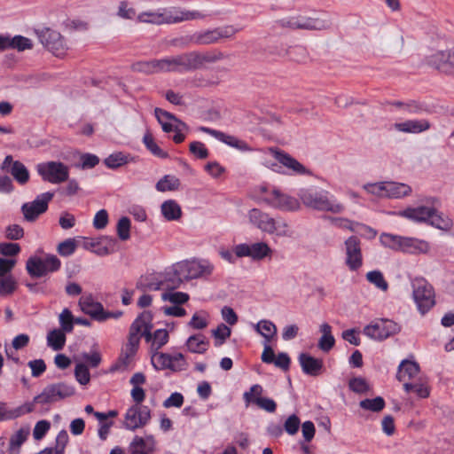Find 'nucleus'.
Masks as SVG:
<instances>
[{
  "label": "nucleus",
  "instance_id": "cd10ccee",
  "mask_svg": "<svg viewBox=\"0 0 454 454\" xmlns=\"http://www.w3.org/2000/svg\"><path fill=\"white\" fill-rule=\"evenodd\" d=\"M154 114L159 123L161 125L162 130L166 133H169L174 130L175 127L170 122V121L177 122L179 125L183 127V129H187V126L184 122H183L182 121L177 119L174 114L166 110L156 107L154 109Z\"/></svg>",
  "mask_w": 454,
  "mask_h": 454
},
{
  "label": "nucleus",
  "instance_id": "39448f33",
  "mask_svg": "<svg viewBox=\"0 0 454 454\" xmlns=\"http://www.w3.org/2000/svg\"><path fill=\"white\" fill-rule=\"evenodd\" d=\"M74 395V387L66 382L47 385L43 391L34 397V403L41 405L51 404Z\"/></svg>",
  "mask_w": 454,
  "mask_h": 454
},
{
  "label": "nucleus",
  "instance_id": "473e14b6",
  "mask_svg": "<svg viewBox=\"0 0 454 454\" xmlns=\"http://www.w3.org/2000/svg\"><path fill=\"white\" fill-rule=\"evenodd\" d=\"M320 332L322 336L318 340L317 347L323 352H329L335 344V339L332 334V326L324 323L320 325Z\"/></svg>",
  "mask_w": 454,
  "mask_h": 454
},
{
  "label": "nucleus",
  "instance_id": "6e6d98bb",
  "mask_svg": "<svg viewBox=\"0 0 454 454\" xmlns=\"http://www.w3.org/2000/svg\"><path fill=\"white\" fill-rule=\"evenodd\" d=\"M189 294L183 292H164L161 294L163 301H168L174 305H182L189 301Z\"/></svg>",
  "mask_w": 454,
  "mask_h": 454
},
{
  "label": "nucleus",
  "instance_id": "49530a36",
  "mask_svg": "<svg viewBox=\"0 0 454 454\" xmlns=\"http://www.w3.org/2000/svg\"><path fill=\"white\" fill-rule=\"evenodd\" d=\"M403 388L407 393L415 392L420 398H427L429 395V389L427 386L420 380L405 382L403 384Z\"/></svg>",
  "mask_w": 454,
  "mask_h": 454
},
{
  "label": "nucleus",
  "instance_id": "aec40b11",
  "mask_svg": "<svg viewBox=\"0 0 454 454\" xmlns=\"http://www.w3.org/2000/svg\"><path fill=\"white\" fill-rule=\"evenodd\" d=\"M200 130L208 135H211L217 140L228 145L231 147L236 148L241 152H247L252 150L247 142L240 140L234 136L225 134L224 132H222L220 130L213 129L207 127H200Z\"/></svg>",
  "mask_w": 454,
  "mask_h": 454
},
{
  "label": "nucleus",
  "instance_id": "2eb2a0df",
  "mask_svg": "<svg viewBox=\"0 0 454 454\" xmlns=\"http://www.w3.org/2000/svg\"><path fill=\"white\" fill-rule=\"evenodd\" d=\"M346 265L352 270H357L363 264L361 243L359 238L351 236L345 241Z\"/></svg>",
  "mask_w": 454,
  "mask_h": 454
},
{
  "label": "nucleus",
  "instance_id": "2f4dec72",
  "mask_svg": "<svg viewBox=\"0 0 454 454\" xmlns=\"http://www.w3.org/2000/svg\"><path fill=\"white\" fill-rule=\"evenodd\" d=\"M29 428L21 427L16 431L10 438L8 452L9 454H20V447L27 440Z\"/></svg>",
  "mask_w": 454,
  "mask_h": 454
},
{
  "label": "nucleus",
  "instance_id": "ea45409f",
  "mask_svg": "<svg viewBox=\"0 0 454 454\" xmlns=\"http://www.w3.org/2000/svg\"><path fill=\"white\" fill-rule=\"evenodd\" d=\"M8 171L21 185L26 184L29 180V171L27 167L20 160H15Z\"/></svg>",
  "mask_w": 454,
  "mask_h": 454
},
{
  "label": "nucleus",
  "instance_id": "79ce46f5",
  "mask_svg": "<svg viewBox=\"0 0 454 454\" xmlns=\"http://www.w3.org/2000/svg\"><path fill=\"white\" fill-rule=\"evenodd\" d=\"M255 331L260 333L265 340L264 342H270L277 334V326L270 320H260L254 325Z\"/></svg>",
  "mask_w": 454,
  "mask_h": 454
},
{
  "label": "nucleus",
  "instance_id": "3c124183",
  "mask_svg": "<svg viewBox=\"0 0 454 454\" xmlns=\"http://www.w3.org/2000/svg\"><path fill=\"white\" fill-rule=\"evenodd\" d=\"M172 355L156 352L152 356V364L156 370H164L171 367Z\"/></svg>",
  "mask_w": 454,
  "mask_h": 454
},
{
  "label": "nucleus",
  "instance_id": "13d9d810",
  "mask_svg": "<svg viewBox=\"0 0 454 454\" xmlns=\"http://www.w3.org/2000/svg\"><path fill=\"white\" fill-rule=\"evenodd\" d=\"M273 29L287 28L291 30L298 29V16H289L277 20L272 24Z\"/></svg>",
  "mask_w": 454,
  "mask_h": 454
},
{
  "label": "nucleus",
  "instance_id": "a211bd4d",
  "mask_svg": "<svg viewBox=\"0 0 454 454\" xmlns=\"http://www.w3.org/2000/svg\"><path fill=\"white\" fill-rule=\"evenodd\" d=\"M140 343V338L128 336V342L121 350L118 361L111 368L112 372L125 369L136 356Z\"/></svg>",
  "mask_w": 454,
  "mask_h": 454
},
{
  "label": "nucleus",
  "instance_id": "9d476101",
  "mask_svg": "<svg viewBox=\"0 0 454 454\" xmlns=\"http://www.w3.org/2000/svg\"><path fill=\"white\" fill-rule=\"evenodd\" d=\"M161 70L162 73L196 70L193 51L161 59Z\"/></svg>",
  "mask_w": 454,
  "mask_h": 454
},
{
  "label": "nucleus",
  "instance_id": "f03ea898",
  "mask_svg": "<svg viewBox=\"0 0 454 454\" xmlns=\"http://www.w3.org/2000/svg\"><path fill=\"white\" fill-rule=\"evenodd\" d=\"M380 240L386 247L401 250L408 254H427L430 249L429 243L426 240L394 235L387 232L380 235Z\"/></svg>",
  "mask_w": 454,
  "mask_h": 454
},
{
  "label": "nucleus",
  "instance_id": "052dcab7",
  "mask_svg": "<svg viewBox=\"0 0 454 454\" xmlns=\"http://www.w3.org/2000/svg\"><path fill=\"white\" fill-rule=\"evenodd\" d=\"M129 454H151L154 450H148L144 443L143 437L136 435L129 446Z\"/></svg>",
  "mask_w": 454,
  "mask_h": 454
},
{
  "label": "nucleus",
  "instance_id": "f257e3e1",
  "mask_svg": "<svg viewBox=\"0 0 454 454\" xmlns=\"http://www.w3.org/2000/svg\"><path fill=\"white\" fill-rule=\"evenodd\" d=\"M421 201L424 203L423 205L409 207L398 212H388V214L404 217L415 223H427L432 227L452 226V220L438 210L439 200L437 198L429 197Z\"/></svg>",
  "mask_w": 454,
  "mask_h": 454
},
{
  "label": "nucleus",
  "instance_id": "a19ab883",
  "mask_svg": "<svg viewBox=\"0 0 454 454\" xmlns=\"http://www.w3.org/2000/svg\"><path fill=\"white\" fill-rule=\"evenodd\" d=\"M223 53L221 51L206 52L204 54L199 51H193V58L196 70L203 67L204 63H215L223 59Z\"/></svg>",
  "mask_w": 454,
  "mask_h": 454
},
{
  "label": "nucleus",
  "instance_id": "4d7b16f0",
  "mask_svg": "<svg viewBox=\"0 0 454 454\" xmlns=\"http://www.w3.org/2000/svg\"><path fill=\"white\" fill-rule=\"evenodd\" d=\"M231 330L229 326L224 325L223 323L220 324L216 329L212 331L213 336L215 338V345L219 347L224 343L226 339L231 336Z\"/></svg>",
  "mask_w": 454,
  "mask_h": 454
},
{
  "label": "nucleus",
  "instance_id": "5701e85b",
  "mask_svg": "<svg viewBox=\"0 0 454 454\" xmlns=\"http://www.w3.org/2000/svg\"><path fill=\"white\" fill-rule=\"evenodd\" d=\"M184 44L208 45L219 42L216 28L200 31L183 38Z\"/></svg>",
  "mask_w": 454,
  "mask_h": 454
},
{
  "label": "nucleus",
  "instance_id": "a878e982",
  "mask_svg": "<svg viewBox=\"0 0 454 454\" xmlns=\"http://www.w3.org/2000/svg\"><path fill=\"white\" fill-rule=\"evenodd\" d=\"M430 122L426 119L408 120L403 122H396L394 124L395 129L403 133H421L429 129Z\"/></svg>",
  "mask_w": 454,
  "mask_h": 454
},
{
  "label": "nucleus",
  "instance_id": "bb28decb",
  "mask_svg": "<svg viewBox=\"0 0 454 454\" xmlns=\"http://www.w3.org/2000/svg\"><path fill=\"white\" fill-rule=\"evenodd\" d=\"M206 16V14L200 11L173 9L168 11V19L167 20V23L171 24L184 20H203Z\"/></svg>",
  "mask_w": 454,
  "mask_h": 454
},
{
  "label": "nucleus",
  "instance_id": "dca6fc26",
  "mask_svg": "<svg viewBox=\"0 0 454 454\" xmlns=\"http://www.w3.org/2000/svg\"><path fill=\"white\" fill-rule=\"evenodd\" d=\"M263 200L271 207L280 210L294 211L300 207V203L295 198L281 193L276 189L268 192Z\"/></svg>",
  "mask_w": 454,
  "mask_h": 454
},
{
  "label": "nucleus",
  "instance_id": "b1692460",
  "mask_svg": "<svg viewBox=\"0 0 454 454\" xmlns=\"http://www.w3.org/2000/svg\"><path fill=\"white\" fill-rule=\"evenodd\" d=\"M419 374V365L414 361L403 360L398 366L396 379L403 382H411Z\"/></svg>",
  "mask_w": 454,
  "mask_h": 454
},
{
  "label": "nucleus",
  "instance_id": "0e129e2a",
  "mask_svg": "<svg viewBox=\"0 0 454 454\" xmlns=\"http://www.w3.org/2000/svg\"><path fill=\"white\" fill-rule=\"evenodd\" d=\"M16 281L12 275L0 277V295H8L14 292Z\"/></svg>",
  "mask_w": 454,
  "mask_h": 454
},
{
  "label": "nucleus",
  "instance_id": "69168bd1",
  "mask_svg": "<svg viewBox=\"0 0 454 454\" xmlns=\"http://www.w3.org/2000/svg\"><path fill=\"white\" fill-rule=\"evenodd\" d=\"M263 392V388L259 384L253 385L248 391H246L243 394V400L247 407L250 403H254V400L256 397H262V394Z\"/></svg>",
  "mask_w": 454,
  "mask_h": 454
},
{
  "label": "nucleus",
  "instance_id": "de8ad7c7",
  "mask_svg": "<svg viewBox=\"0 0 454 454\" xmlns=\"http://www.w3.org/2000/svg\"><path fill=\"white\" fill-rule=\"evenodd\" d=\"M385 400L381 396H377L372 399H364L360 401L359 406L366 411L373 412H380L385 408Z\"/></svg>",
  "mask_w": 454,
  "mask_h": 454
},
{
  "label": "nucleus",
  "instance_id": "f3484780",
  "mask_svg": "<svg viewBox=\"0 0 454 454\" xmlns=\"http://www.w3.org/2000/svg\"><path fill=\"white\" fill-rule=\"evenodd\" d=\"M332 20L327 14L317 17L298 15V29L321 31L331 28Z\"/></svg>",
  "mask_w": 454,
  "mask_h": 454
},
{
  "label": "nucleus",
  "instance_id": "8fccbe9b",
  "mask_svg": "<svg viewBox=\"0 0 454 454\" xmlns=\"http://www.w3.org/2000/svg\"><path fill=\"white\" fill-rule=\"evenodd\" d=\"M61 331L65 333H71L74 329V317L71 310L67 308L64 309L59 317Z\"/></svg>",
  "mask_w": 454,
  "mask_h": 454
},
{
  "label": "nucleus",
  "instance_id": "58836bf2",
  "mask_svg": "<svg viewBox=\"0 0 454 454\" xmlns=\"http://www.w3.org/2000/svg\"><path fill=\"white\" fill-rule=\"evenodd\" d=\"M26 270L32 278H42L45 275V268H43V258L38 256H31L26 262Z\"/></svg>",
  "mask_w": 454,
  "mask_h": 454
},
{
  "label": "nucleus",
  "instance_id": "4be33fe9",
  "mask_svg": "<svg viewBox=\"0 0 454 454\" xmlns=\"http://www.w3.org/2000/svg\"><path fill=\"white\" fill-rule=\"evenodd\" d=\"M177 262L171 267L165 270L164 273L160 274L163 288L166 290H174L178 288L181 284L185 280L183 273H179Z\"/></svg>",
  "mask_w": 454,
  "mask_h": 454
},
{
  "label": "nucleus",
  "instance_id": "ddd939ff",
  "mask_svg": "<svg viewBox=\"0 0 454 454\" xmlns=\"http://www.w3.org/2000/svg\"><path fill=\"white\" fill-rule=\"evenodd\" d=\"M428 66L446 74H453L454 71V49L439 51L427 59Z\"/></svg>",
  "mask_w": 454,
  "mask_h": 454
},
{
  "label": "nucleus",
  "instance_id": "c85d7f7f",
  "mask_svg": "<svg viewBox=\"0 0 454 454\" xmlns=\"http://www.w3.org/2000/svg\"><path fill=\"white\" fill-rule=\"evenodd\" d=\"M153 321V314L149 310L143 311L131 324L129 327V337L140 338L141 333Z\"/></svg>",
  "mask_w": 454,
  "mask_h": 454
},
{
  "label": "nucleus",
  "instance_id": "c03bdc74",
  "mask_svg": "<svg viewBox=\"0 0 454 454\" xmlns=\"http://www.w3.org/2000/svg\"><path fill=\"white\" fill-rule=\"evenodd\" d=\"M180 186V181L175 176L166 175L160 178L155 185L159 192L176 191Z\"/></svg>",
  "mask_w": 454,
  "mask_h": 454
},
{
  "label": "nucleus",
  "instance_id": "20e7f679",
  "mask_svg": "<svg viewBox=\"0 0 454 454\" xmlns=\"http://www.w3.org/2000/svg\"><path fill=\"white\" fill-rule=\"evenodd\" d=\"M412 296L419 311L424 315L435 303L433 286L425 278H415L411 282Z\"/></svg>",
  "mask_w": 454,
  "mask_h": 454
},
{
  "label": "nucleus",
  "instance_id": "603ef678",
  "mask_svg": "<svg viewBox=\"0 0 454 454\" xmlns=\"http://www.w3.org/2000/svg\"><path fill=\"white\" fill-rule=\"evenodd\" d=\"M366 279L382 291H387L388 289V284L385 280L382 272L380 270L369 271L366 274Z\"/></svg>",
  "mask_w": 454,
  "mask_h": 454
},
{
  "label": "nucleus",
  "instance_id": "72a5a7b5",
  "mask_svg": "<svg viewBox=\"0 0 454 454\" xmlns=\"http://www.w3.org/2000/svg\"><path fill=\"white\" fill-rule=\"evenodd\" d=\"M252 255L250 257L255 261L260 262L265 259H271L273 254V250L270 247V246L262 241L255 242L250 244Z\"/></svg>",
  "mask_w": 454,
  "mask_h": 454
},
{
  "label": "nucleus",
  "instance_id": "c756f323",
  "mask_svg": "<svg viewBox=\"0 0 454 454\" xmlns=\"http://www.w3.org/2000/svg\"><path fill=\"white\" fill-rule=\"evenodd\" d=\"M386 198L388 199H402L411 195V187L404 183L398 182H386Z\"/></svg>",
  "mask_w": 454,
  "mask_h": 454
},
{
  "label": "nucleus",
  "instance_id": "6e6552de",
  "mask_svg": "<svg viewBox=\"0 0 454 454\" xmlns=\"http://www.w3.org/2000/svg\"><path fill=\"white\" fill-rule=\"evenodd\" d=\"M179 272L185 280L207 277L213 273L214 266L206 260H192L177 262Z\"/></svg>",
  "mask_w": 454,
  "mask_h": 454
},
{
  "label": "nucleus",
  "instance_id": "774afa93",
  "mask_svg": "<svg viewBox=\"0 0 454 454\" xmlns=\"http://www.w3.org/2000/svg\"><path fill=\"white\" fill-rule=\"evenodd\" d=\"M348 387L351 391L358 394L366 393L369 390V385L362 377H354L349 380Z\"/></svg>",
  "mask_w": 454,
  "mask_h": 454
},
{
  "label": "nucleus",
  "instance_id": "423d86ee",
  "mask_svg": "<svg viewBox=\"0 0 454 454\" xmlns=\"http://www.w3.org/2000/svg\"><path fill=\"white\" fill-rule=\"evenodd\" d=\"M38 174L43 180L51 184H60L68 179L69 169L60 161H47L36 166Z\"/></svg>",
  "mask_w": 454,
  "mask_h": 454
},
{
  "label": "nucleus",
  "instance_id": "864d4df0",
  "mask_svg": "<svg viewBox=\"0 0 454 454\" xmlns=\"http://www.w3.org/2000/svg\"><path fill=\"white\" fill-rule=\"evenodd\" d=\"M36 403H34V400H33L32 402L25 403L22 405H20L15 409H12V410L8 409V417H7L8 420L17 419L25 414L34 411L35 405Z\"/></svg>",
  "mask_w": 454,
  "mask_h": 454
},
{
  "label": "nucleus",
  "instance_id": "7ed1b4c3",
  "mask_svg": "<svg viewBox=\"0 0 454 454\" xmlns=\"http://www.w3.org/2000/svg\"><path fill=\"white\" fill-rule=\"evenodd\" d=\"M299 196L305 206L314 209L340 212L343 208L342 205L332 201L325 191L302 189Z\"/></svg>",
  "mask_w": 454,
  "mask_h": 454
},
{
  "label": "nucleus",
  "instance_id": "e2e57ef3",
  "mask_svg": "<svg viewBox=\"0 0 454 454\" xmlns=\"http://www.w3.org/2000/svg\"><path fill=\"white\" fill-rule=\"evenodd\" d=\"M43 264L45 268V275L58 271L61 267L60 260L54 254H47L43 259Z\"/></svg>",
  "mask_w": 454,
  "mask_h": 454
},
{
  "label": "nucleus",
  "instance_id": "338daca9",
  "mask_svg": "<svg viewBox=\"0 0 454 454\" xmlns=\"http://www.w3.org/2000/svg\"><path fill=\"white\" fill-rule=\"evenodd\" d=\"M301 420L295 414L290 415L284 423L283 430L288 434L294 435L299 431Z\"/></svg>",
  "mask_w": 454,
  "mask_h": 454
},
{
  "label": "nucleus",
  "instance_id": "09e8293b",
  "mask_svg": "<svg viewBox=\"0 0 454 454\" xmlns=\"http://www.w3.org/2000/svg\"><path fill=\"white\" fill-rule=\"evenodd\" d=\"M137 19L141 22L163 24L167 23V20L168 19V12H165L163 13L142 12L138 15Z\"/></svg>",
  "mask_w": 454,
  "mask_h": 454
},
{
  "label": "nucleus",
  "instance_id": "f704fd0d",
  "mask_svg": "<svg viewBox=\"0 0 454 454\" xmlns=\"http://www.w3.org/2000/svg\"><path fill=\"white\" fill-rule=\"evenodd\" d=\"M131 69L135 72L144 73L145 74L162 73L161 59L138 61L131 66Z\"/></svg>",
  "mask_w": 454,
  "mask_h": 454
},
{
  "label": "nucleus",
  "instance_id": "5fc2aeb1",
  "mask_svg": "<svg viewBox=\"0 0 454 454\" xmlns=\"http://www.w3.org/2000/svg\"><path fill=\"white\" fill-rule=\"evenodd\" d=\"M128 156L122 153H114L105 159L104 163L109 168L114 169L128 163Z\"/></svg>",
  "mask_w": 454,
  "mask_h": 454
},
{
  "label": "nucleus",
  "instance_id": "9b49d317",
  "mask_svg": "<svg viewBox=\"0 0 454 454\" xmlns=\"http://www.w3.org/2000/svg\"><path fill=\"white\" fill-rule=\"evenodd\" d=\"M54 194L47 192L38 195L32 202L24 203L21 212L27 222L35 221L41 214L48 209V204Z\"/></svg>",
  "mask_w": 454,
  "mask_h": 454
},
{
  "label": "nucleus",
  "instance_id": "4468645a",
  "mask_svg": "<svg viewBox=\"0 0 454 454\" xmlns=\"http://www.w3.org/2000/svg\"><path fill=\"white\" fill-rule=\"evenodd\" d=\"M82 247L98 256H106L115 251V239L102 236L98 238H84Z\"/></svg>",
  "mask_w": 454,
  "mask_h": 454
},
{
  "label": "nucleus",
  "instance_id": "4c0bfd02",
  "mask_svg": "<svg viewBox=\"0 0 454 454\" xmlns=\"http://www.w3.org/2000/svg\"><path fill=\"white\" fill-rule=\"evenodd\" d=\"M249 217L251 223L254 224L255 227L275 226L274 219L258 208L251 209Z\"/></svg>",
  "mask_w": 454,
  "mask_h": 454
},
{
  "label": "nucleus",
  "instance_id": "c9c22d12",
  "mask_svg": "<svg viewBox=\"0 0 454 454\" xmlns=\"http://www.w3.org/2000/svg\"><path fill=\"white\" fill-rule=\"evenodd\" d=\"M186 345L191 352L203 354L208 348L209 341L203 334H195L188 338Z\"/></svg>",
  "mask_w": 454,
  "mask_h": 454
},
{
  "label": "nucleus",
  "instance_id": "f8f14e48",
  "mask_svg": "<svg viewBox=\"0 0 454 454\" xmlns=\"http://www.w3.org/2000/svg\"><path fill=\"white\" fill-rule=\"evenodd\" d=\"M399 331L398 325L387 319L372 323L364 328V333L371 339L382 340Z\"/></svg>",
  "mask_w": 454,
  "mask_h": 454
},
{
  "label": "nucleus",
  "instance_id": "393cba45",
  "mask_svg": "<svg viewBox=\"0 0 454 454\" xmlns=\"http://www.w3.org/2000/svg\"><path fill=\"white\" fill-rule=\"evenodd\" d=\"M79 306L83 313L99 322L104 307L100 302L94 301L91 295L81 297Z\"/></svg>",
  "mask_w": 454,
  "mask_h": 454
},
{
  "label": "nucleus",
  "instance_id": "7c9ffc66",
  "mask_svg": "<svg viewBox=\"0 0 454 454\" xmlns=\"http://www.w3.org/2000/svg\"><path fill=\"white\" fill-rule=\"evenodd\" d=\"M162 285L160 276L158 274L140 277L136 284V287L143 292L156 291L164 289Z\"/></svg>",
  "mask_w": 454,
  "mask_h": 454
},
{
  "label": "nucleus",
  "instance_id": "37998d69",
  "mask_svg": "<svg viewBox=\"0 0 454 454\" xmlns=\"http://www.w3.org/2000/svg\"><path fill=\"white\" fill-rule=\"evenodd\" d=\"M66 333L60 329H53L47 334V344L53 350H61L66 343Z\"/></svg>",
  "mask_w": 454,
  "mask_h": 454
},
{
  "label": "nucleus",
  "instance_id": "e433bc0d",
  "mask_svg": "<svg viewBox=\"0 0 454 454\" xmlns=\"http://www.w3.org/2000/svg\"><path fill=\"white\" fill-rule=\"evenodd\" d=\"M162 215L168 221L177 220L182 215L181 207L176 200H168L161 204Z\"/></svg>",
  "mask_w": 454,
  "mask_h": 454
},
{
  "label": "nucleus",
  "instance_id": "0eeeda50",
  "mask_svg": "<svg viewBox=\"0 0 454 454\" xmlns=\"http://www.w3.org/2000/svg\"><path fill=\"white\" fill-rule=\"evenodd\" d=\"M41 43L56 57L65 56L67 47L60 33L45 27L35 31Z\"/></svg>",
  "mask_w": 454,
  "mask_h": 454
},
{
  "label": "nucleus",
  "instance_id": "1a4fd4ad",
  "mask_svg": "<svg viewBox=\"0 0 454 454\" xmlns=\"http://www.w3.org/2000/svg\"><path fill=\"white\" fill-rule=\"evenodd\" d=\"M151 419V410L143 404L130 406L124 416L125 428L135 431L145 427Z\"/></svg>",
  "mask_w": 454,
  "mask_h": 454
},
{
  "label": "nucleus",
  "instance_id": "680f3d73",
  "mask_svg": "<svg viewBox=\"0 0 454 454\" xmlns=\"http://www.w3.org/2000/svg\"><path fill=\"white\" fill-rule=\"evenodd\" d=\"M10 48L16 49L19 51H23L25 50H30L33 48L32 41L22 35H15L11 38V45Z\"/></svg>",
  "mask_w": 454,
  "mask_h": 454
},
{
  "label": "nucleus",
  "instance_id": "6ab92c4d",
  "mask_svg": "<svg viewBox=\"0 0 454 454\" xmlns=\"http://www.w3.org/2000/svg\"><path fill=\"white\" fill-rule=\"evenodd\" d=\"M270 150L274 158L279 163L286 167L288 169L292 170L294 174L309 176L312 174L309 169L305 168L301 163H300L296 159L292 157L289 153L278 148H270Z\"/></svg>",
  "mask_w": 454,
  "mask_h": 454
},
{
  "label": "nucleus",
  "instance_id": "bf43d9fd",
  "mask_svg": "<svg viewBox=\"0 0 454 454\" xmlns=\"http://www.w3.org/2000/svg\"><path fill=\"white\" fill-rule=\"evenodd\" d=\"M77 247V241L74 239H67L60 242L57 247V252L64 257L72 255Z\"/></svg>",
  "mask_w": 454,
  "mask_h": 454
},
{
  "label": "nucleus",
  "instance_id": "a18cd8bd",
  "mask_svg": "<svg viewBox=\"0 0 454 454\" xmlns=\"http://www.w3.org/2000/svg\"><path fill=\"white\" fill-rule=\"evenodd\" d=\"M143 143L145 144L146 149L150 151L152 154L154 156L160 158V159H166L168 157V154L167 152H164L154 141L153 136L147 132L145 134L143 137Z\"/></svg>",
  "mask_w": 454,
  "mask_h": 454
},
{
  "label": "nucleus",
  "instance_id": "412c9836",
  "mask_svg": "<svg viewBox=\"0 0 454 454\" xmlns=\"http://www.w3.org/2000/svg\"><path fill=\"white\" fill-rule=\"evenodd\" d=\"M299 364L303 373L317 377L321 374L324 368V362L320 358H316L309 353H301L298 356Z\"/></svg>",
  "mask_w": 454,
  "mask_h": 454
}]
</instances>
